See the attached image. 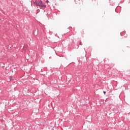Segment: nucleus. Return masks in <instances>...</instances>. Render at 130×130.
<instances>
[{"instance_id": "1", "label": "nucleus", "mask_w": 130, "mask_h": 130, "mask_svg": "<svg viewBox=\"0 0 130 130\" xmlns=\"http://www.w3.org/2000/svg\"><path fill=\"white\" fill-rule=\"evenodd\" d=\"M38 4V6L40 7V8H46V5H43V2H42V1H40Z\"/></svg>"}, {"instance_id": "2", "label": "nucleus", "mask_w": 130, "mask_h": 130, "mask_svg": "<svg viewBox=\"0 0 130 130\" xmlns=\"http://www.w3.org/2000/svg\"><path fill=\"white\" fill-rule=\"evenodd\" d=\"M9 79H10V82H13V81H14V78H13V77L12 76H10Z\"/></svg>"}, {"instance_id": "3", "label": "nucleus", "mask_w": 130, "mask_h": 130, "mask_svg": "<svg viewBox=\"0 0 130 130\" xmlns=\"http://www.w3.org/2000/svg\"><path fill=\"white\" fill-rule=\"evenodd\" d=\"M34 5H36V6H39V3L36 1L34 2Z\"/></svg>"}, {"instance_id": "4", "label": "nucleus", "mask_w": 130, "mask_h": 130, "mask_svg": "<svg viewBox=\"0 0 130 130\" xmlns=\"http://www.w3.org/2000/svg\"><path fill=\"white\" fill-rule=\"evenodd\" d=\"M80 45H83V43H82V42H80L79 43Z\"/></svg>"}, {"instance_id": "5", "label": "nucleus", "mask_w": 130, "mask_h": 130, "mask_svg": "<svg viewBox=\"0 0 130 130\" xmlns=\"http://www.w3.org/2000/svg\"><path fill=\"white\" fill-rule=\"evenodd\" d=\"M104 94H106V91H104Z\"/></svg>"}, {"instance_id": "6", "label": "nucleus", "mask_w": 130, "mask_h": 130, "mask_svg": "<svg viewBox=\"0 0 130 130\" xmlns=\"http://www.w3.org/2000/svg\"><path fill=\"white\" fill-rule=\"evenodd\" d=\"M46 2H47V3H49V1H48V0H47V1H46Z\"/></svg>"}, {"instance_id": "7", "label": "nucleus", "mask_w": 130, "mask_h": 130, "mask_svg": "<svg viewBox=\"0 0 130 130\" xmlns=\"http://www.w3.org/2000/svg\"><path fill=\"white\" fill-rule=\"evenodd\" d=\"M78 1H80V0H75V2H78Z\"/></svg>"}]
</instances>
